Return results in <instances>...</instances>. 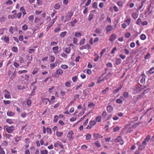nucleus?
Masks as SVG:
<instances>
[{
	"label": "nucleus",
	"instance_id": "1",
	"mask_svg": "<svg viewBox=\"0 0 154 154\" xmlns=\"http://www.w3.org/2000/svg\"><path fill=\"white\" fill-rule=\"evenodd\" d=\"M4 130H5L8 133H11L14 130V126L11 125L10 126H4Z\"/></svg>",
	"mask_w": 154,
	"mask_h": 154
},
{
	"label": "nucleus",
	"instance_id": "2",
	"mask_svg": "<svg viewBox=\"0 0 154 154\" xmlns=\"http://www.w3.org/2000/svg\"><path fill=\"white\" fill-rule=\"evenodd\" d=\"M73 15V12L72 11H70L68 12L67 15L65 16V19L64 20L65 23L70 20L71 17Z\"/></svg>",
	"mask_w": 154,
	"mask_h": 154
},
{
	"label": "nucleus",
	"instance_id": "3",
	"mask_svg": "<svg viewBox=\"0 0 154 154\" xmlns=\"http://www.w3.org/2000/svg\"><path fill=\"white\" fill-rule=\"evenodd\" d=\"M74 134V133L72 131H70L68 133L67 138L69 140H72L74 139V137L73 136Z\"/></svg>",
	"mask_w": 154,
	"mask_h": 154
},
{
	"label": "nucleus",
	"instance_id": "4",
	"mask_svg": "<svg viewBox=\"0 0 154 154\" xmlns=\"http://www.w3.org/2000/svg\"><path fill=\"white\" fill-rule=\"evenodd\" d=\"M142 86L141 85H136L134 87V91L137 93H139V92L142 91V89H141V87Z\"/></svg>",
	"mask_w": 154,
	"mask_h": 154
},
{
	"label": "nucleus",
	"instance_id": "5",
	"mask_svg": "<svg viewBox=\"0 0 154 154\" xmlns=\"http://www.w3.org/2000/svg\"><path fill=\"white\" fill-rule=\"evenodd\" d=\"M96 122L94 121H91L89 123L88 125L86 128V129H90L92 127L96 124Z\"/></svg>",
	"mask_w": 154,
	"mask_h": 154
},
{
	"label": "nucleus",
	"instance_id": "6",
	"mask_svg": "<svg viewBox=\"0 0 154 154\" xmlns=\"http://www.w3.org/2000/svg\"><path fill=\"white\" fill-rule=\"evenodd\" d=\"M4 97L6 99H10L11 98L10 92L7 90H4Z\"/></svg>",
	"mask_w": 154,
	"mask_h": 154
},
{
	"label": "nucleus",
	"instance_id": "7",
	"mask_svg": "<svg viewBox=\"0 0 154 154\" xmlns=\"http://www.w3.org/2000/svg\"><path fill=\"white\" fill-rule=\"evenodd\" d=\"M151 138V136L149 135H148L147 137L145 138L144 141L142 142V144L143 145L146 146V142H149V140Z\"/></svg>",
	"mask_w": 154,
	"mask_h": 154
},
{
	"label": "nucleus",
	"instance_id": "8",
	"mask_svg": "<svg viewBox=\"0 0 154 154\" xmlns=\"http://www.w3.org/2000/svg\"><path fill=\"white\" fill-rule=\"evenodd\" d=\"M114 141L116 142H120V143L121 145L123 144L124 143V141L122 140L121 137L120 136L118 137L116 139H115Z\"/></svg>",
	"mask_w": 154,
	"mask_h": 154
},
{
	"label": "nucleus",
	"instance_id": "9",
	"mask_svg": "<svg viewBox=\"0 0 154 154\" xmlns=\"http://www.w3.org/2000/svg\"><path fill=\"white\" fill-rule=\"evenodd\" d=\"M55 74H56L57 75H58V76L57 77H59V75H61L63 73V70L60 69H58L56 71V72L54 73Z\"/></svg>",
	"mask_w": 154,
	"mask_h": 154
},
{
	"label": "nucleus",
	"instance_id": "10",
	"mask_svg": "<svg viewBox=\"0 0 154 154\" xmlns=\"http://www.w3.org/2000/svg\"><path fill=\"white\" fill-rule=\"evenodd\" d=\"M5 136L6 138L10 140H11L13 138L12 135L7 133L5 134Z\"/></svg>",
	"mask_w": 154,
	"mask_h": 154
},
{
	"label": "nucleus",
	"instance_id": "11",
	"mask_svg": "<svg viewBox=\"0 0 154 154\" xmlns=\"http://www.w3.org/2000/svg\"><path fill=\"white\" fill-rule=\"evenodd\" d=\"M2 39H3L5 42L6 43H8L9 41V38L8 37H6L5 36H3L2 38Z\"/></svg>",
	"mask_w": 154,
	"mask_h": 154
},
{
	"label": "nucleus",
	"instance_id": "12",
	"mask_svg": "<svg viewBox=\"0 0 154 154\" xmlns=\"http://www.w3.org/2000/svg\"><path fill=\"white\" fill-rule=\"evenodd\" d=\"M54 24V22H50L47 27L46 31H48Z\"/></svg>",
	"mask_w": 154,
	"mask_h": 154
},
{
	"label": "nucleus",
	"instance_id": "13",
	"mask_svg": "<svg viewBox=\"0 0 154 154\" xmlns=\"http://www.w3.org/2000/svg\"><path fill=\"white\" fill-rule=\"evenodd\" d=\"M59 49L58 47V46L54 47L52 48V50L54 51V53L55 54H56L57 53V51Z\"/></svg>",
	"mask_w": 154,
	"mask_h": 154
},
{
	"label": "nucleus",
	"instance_id": "14",
	"mask_svg": "<svg viewBox=\"0 0 154 154\" xmlns=\"http://www.w3.org/2000/svg\"><path fill=\"white\" fill-rule=\"evenodd\" d=\"M57 66V63L56 62L51 63L50 65V69H54Z\"/></svg>",
	"mask_w": 154,
	"mask_h": 154
},
{
	"label": "nucleus",
	"instance_id": "15",
	"mask_svg": "<svg viewBox=\"0 0 154 154\" xmlns=\"http://www.w3.org/2000/svg\"><path fill=\"white\" fill-rule=\"evenodd\" d=\"M116 38V35L115 34H113L110 37L109 40L111 42H113L115 39Z\"/></svg>",
	"mask_w": 154,
	"mask_h": 154
},
{
	"label": "nucleus",
	"instance_id": "16",
	"mask_svg": "<svg viewBox=\"0 0 154 154\" xmlns=\"http://www.w3.org/2000/svg\"><path fill=\"white\" fill-rule=\"evenodd\" d=\"M113 107L110 105L108 106L107 107V110L108 112H111L113 110Z\"/></svg>",
	"mask_w": 154,
	"mask_h": 154
},
{
	"label": "nucleus",
	"instance_id": "17",
	"mask_svg": "<svg viewBox=\"0 0 154 154\" xmlns=\"http://www.w3.org/2000/svg\"><path fill=\"white\" fill-rule=\"evenodd\" d=\"M95 106V105L93 103H89L88 105V107L91 109H93Z\"/></svg>",
	"mask_w": 154,
	"mask_h": 154
},
{
	"label": "nucleus",
	"instance_id": "18",
	"mask_svg": "<svg viewBox=\"0 0 154 154\" xmlns=\"http://www.w3.org/2000/svg\"><path fill=\"white\" fill-rule=\"evenodd\" d=\"M12 51L16 53L18 52V48L17 47L14 46L11 48Z\"/></svg>",
	"mask_w": 154,
	"mask_h": 154
},
{
	"label": "nucleus",
	"instance_id": "19",
	"mask_svg": "<svg viewBox=\"0 0 154 154\" xmlns=\"http://www.w3.org/2000/svg\"><path fill=\"white\" fill-rule=\"evenodd\" d=\"M39 70V69L38 68H35L33 70L32 72V74L33 75L35 74L38 72Z\"/></svg>",
	"mask_w": 154,
	"mask_h": 154
},
{
	"label": "nucleus",
	"instance_id": "20",
	"mask_svg": "<svg viewBox=\"0 0 154 154\" xmlns=\"http://www.w3.org/2000/svg\"><path fill=\"white\" fill-rule=\"evenodd\" d=\"M71 51V48L70 47L66 48L64 50L65 52L67 54H69Z\"/></svg>",
	"mask_w": 154,
	"mask_h": 154
},
{
	"label": "nucleus",
	"instance_id": "21",
	"mask_svg": "<svg viewBox=\"0 0 154 154\" xmlns=\"http://www.w3.org/2000/svg\"><path fill=\"white\" fill-rule=\"evenodd\" d=\"M85 41V38H83V39H81L79 43V45H83Z\"/></svg>",
	"mask_w": 154,
	"mask_h": 154
},
{
	"label": "nucleus",
	"instance_id": "22",
	"mask_svg": "<svg viewBox=\"0 0 154 154\" xmlns=\"http://www.w3.org/2000/svg\"><path fill=\"white\" fill-rule=\"evenodd\" d=\"M21 137H19L17 136V137H15L14 138V140H15V142H16L17 144V143L19 141L21 140Z\"/></svg>",
	"mask_w": 154,
	"mask_h": 154
},
{
	"label": "nucleus",
	"instance_id": "23",
	"mask_svg": "<svg viewBox=\"0 0 154 154\" xmlns=\"http://www.w3.org/2000/svg\"><path fill=\"white\" fill-rule=\"evenodd\" d=\"M91 137V135L89 134H87L86 135L85 139L86 140H90Z\"/></svg>",
	"mask_w": 154,
	"mask_h": 154
},
{
	"label": "nucleus",
	"instance_id": "24",
	"mask_svg": "<svg viewBox=\"0 0 154 154\" xmlns=\"http://www.w3.org/2000/svg\"><path fill=\"white\" fill-rule=\"evenodd\" d=\"M34 19V17L33 15H31L28 17L29 20L31 22H32Z\"/></svg>",
	"mask_w": 154,
	"mask_h": 154
},
{
	"label": "nucleus",
	"instance_id": "25",
	"mask_svg": "<svg viewBox=\"0 0 154 154\" xmlns=\"http://www.w3.org/2000/svg\"><path fill=\"white\" fill-rule=\"evenodd\" d=\"M7 115L8 116H13L15 114V113L14 112H12V111H8L7 112Z\"/></svg>",
	"mask_w": 154,
	"mask_h": 154
},
{
	"label": "nucleus",
	"instance_id": "26",
	"mask_svg": "<svg viewBox=\"0 0 154 154\" xmlns=\"http://www.w3.org/2000/svg\"><path fill=\"white\" fill-rule=\"evenodd\" d=\"M67 34V32L66 31H64L61 32L60 34V36L61 37H64Z\"/></svg>",
	"mask_w": 154,
	"mask_h": 154
},
{
	"label": "nucleus",
	"instance_id": "27",
	"mask_svg": "<svg viewBox=\"0 0 154 154\" xmlns=\"http://www.w3.org/2000/svg\"><path fill=\"white\" fill-rule=\"evenodd\" d=\"M63 132H59L58 131H56V135L58 137H60L62 136L63 134Z\"/></svg>",
	"mask_w": 154,
	"mask_h": 154
},
{
	"label": "nucleus",
	"instance_id": "28",
	"mask_svg": "<svg viewBox=\"0 0 154 154\" xmlns=\"http://www.w3.org/2000/svg\"><path fill=\"white\" fill-rule=\"evenodd\" d=\"M112 29V27L111 25L108 26L106 28V30L107 32H110Z\"/></svg>",
	"mask_w": 154,
	"mask_h": 154
},
{
	"label": "nucleus",
	"instance_id": "29",
	"mask_svg": "<svg viewBox=\"0 0 154 154\" xmlns=\"http://www.w3.org/2000/svg\"><path fill=\"white\" fill-rule=\"evenodd\" d=\"M122 88V86H120L119 87L113 91V93L114 94H116Z\"/></svg>",
	"mask_w": 154,
	"mask_h": 154
},
{
	"label": "nucleus",
	"instance_id": "30",
	"mask_svg": "<svg viewBox=\"0 0 154 154\" xmlns=\"http://www.w3.org/2000/svg\"><path fill=\"white\" fill-rule=\"evenodd\" d=\"M40 154H48V152L46 149L42 150L40 151Z\"/></svg>",
	"mask_w": 154,
	"mask_h": 154
},
{
	"label": "nucleus",
	"instance_id": "31",
	"mask_svg": "<svg viewBox=\"0 0 154 154\" xmlns=\"http://www.w3.org/2000/svg\"><path fill=\"white\" fill-rule=\"evenodd\" d=\"M54 8L56 10H58L60 8V5L59 3L56 4L54 7Z\"/></svg>",
	"mask_w": 154,
	"mask_h": 154
},
{
	"label": "nucleus",
	"instance_id": "32",
	"mask_svg": "<svg viewBox=\"0 0 154 154\" xmlns=\"http://www.w3.org/2000/svg\"><path fill=\"white\" fill-rule=\"evenodd\" d=\"M58 116L57 115H55L54 116L53 120V121L54 122L56 123L57 122L58 119Z\"/></svg>",
	"mask_w": 154,
	"mask_h": 154
},
{
	"label": "nucleus",
	"instance_id": "33",
	"mask_svg": "<svg viewBox=\"0 0 154 154\" xmlns=\"http://www.w3.org/2000/svg\"><path fill=\"white\" fill-rule=\"evenodd\" d=\"M61 67L62 69H65L68 68V66L66 64L62 65L61 66Z\"/></svg>",
	"mask_w": 154,
	"mask_h": 154
},
{
	"label": "nucleus",
	"instance_id": "34",
	"mask_svg": "<svg viewBox=\"0 0 154 154\" xmlns=\"http://www.w3.org/2000/svg\"><path fill=\"white\" fill-rule=\"evenodd\" d=\"M132 16L134 19H136L138 17V15L136 13H134L132 14Z\"/></svg>",
	"mask_w": 154,
	"mask_h": 154
},
{
	"label": "nucleus",
	"instance_id": "35",
	"mask_svg": "<svg viewBox=\"0 0 154 154\" xmlns=\"http://www.w3.org/2000/svg\"><path fill=\"white\" fill-rule=\"evenodd\" d=\"M140 38L142 40H145L146 38V35L144 34H142L140 35Z\"/></svg>",
	"mask_w": 154,
	"mask_h": 154
},
{
	"label": "nucleus",
	"instance_id": "36",
	"mask_svg": "<svg viewBox=\"0 0 154 154\" xmlns=\"http://www.w3.org/2000/svg\"><path fill=\"white\" fill-rule=\"evenodd\" d=\"M65 85L67 87H69L71 86V83L69 81H67L65 83Z\"/></svg>",
	"mask_w": 154,
	"mask_h": 154
},
{
	"label": "nucleus",
	"instance_id": "37",
	"mask_svg": "<svg viewBox=\"0 0 154 154\" xmlns=\"http://www.w3.org/2000/svg\"><path fill=\"white\" fill-rule=\"evenodd\" d=\"M28 29V26L26 24H24L22 26V29L23 30L25 31Z\"/></svg>",
	"mask_w": 154,
	"mask_h": 154
},
{
	"label": "nucleus",
	"instance_id": "38",
	"mask_svg": "<svg viewBox=\"0 0 154 154\" xmlns=\"http://www.w3.org/2000/svg\"><path fill=\"white\" fill-rule=\"evenodd\" d=\"M40 20V18L38 17H35V19L34 23H38Z\"/></svg>",
	"mask_w": 154,
	"mask_h": 154
},
{
	"label": "nucleus",
	"instance_id": "39",
	"mask_svg": "<svg viewBox=\"0 0 154 154\" xmlns=\"http://www.w3.org/2000/svg\"><path fill=\"white\" fill-rule=\"evenodd\" d=\"M80 96L79 94H76L74 95V98L73 100L75 101L76 99H79V98Z\"/></svg>",
	"mask_w": 154,
	"mask_h": 154
},
{
	"label": "nucleus",
	"instance_id": "40",
	"mask_svg": "<svg viewBox=\"0 0 154 154\" xmlns=\"http://www.w3.org/2000/svg\"><path fill=\"white\" fill-rule=\"evenodd\" d=\"M27 71L26 70H20L18 72V74H20L24 73H26L27 72Z\"/></svg>",
	"mask_w": 154,
	"mask_h": 154
},
{
	"label": "nucleus",
	"instance_id": "41",
	"mask_svg": "<svg viewBox=\"0 0 154 154\" xmlns=\"http://www.w3.org/2000/svg\"><path fill=\"white\" fill-rule=\"evenodd\" d=\"M26 103L28 106H30L32 103L31 100L29 99H28L26 101Z\"/></svg>",
	"mask_w": 154,
	"mask_h": 154
},
{
	"label": "nucleus",
	"instance_id": "42",
	"mask_svg": "<svg viewBox=\"0 0 154 154\" xmlns=\"http://www.w3.org/2000/svg\"><path fill=\"white\" fill-rule=\"evenodd\" d=\"M41 100L43 102H44L45 100H47L50 103L51 102V101L49 99L47 98H45L43 97H41Z\"/></svg>",
	"mask_w": 154,
	"mask_h": 154
},
{
	"label": "nucleus",
	"instance_id": "43",
	"mask_svg": "<svg viewBox=\"0 0 154 154\" xmlns=\"http://www.w3.org/2000/svg\"><path fill=\"white\" fill-rule=\"evenodd\" d=\"M50 61L51 62H53L55 60V57L53 56H51L50 57Z\"/></svg>",
	"mask_w": 154,
	"mask_h": 154
},
{
	"label": "nucleus",
	"instance_id": "44",
	"mask_svg": "<svg viewBox=\"0 0 154 154\" xmlns=\"http://www.w3.org/2000/svg\"><path fill=\"white\" fill-rule=\"evenodd\" d=\"M1 145L2 146H7L8 145V142L6 141H4L2 143Z\"/></svg>",
	"mask_w": 154,
	"mask_h": 154
},
{
	"label": "nucleus",
	"instance_id": "45",
	"mask_svg": "<svg viewBox=\"0 0 154 154\" xmlns=\"http://www.w3.org/2000/svg\"><path fill=\"white\" fill-rule=\"evenodd\" d=\"M61 29V28L60 27H57L55 28L54 29V32L55 33L57 32H58L60 31Z\"/></svg>",
	"mask_w": 154,
	"mask_h": 154
},
{
	"label": "nucleus",
	"instance_id": "46",
	"mask_svg": "<svg viewBox=\"0 0 154 154\" xmlns=\"http://www.w3.org/2000/svg\"><path fill=\"white\" fill-rule=\"evenodd\" d=\"M17 88L20 90H23V89L25 88V87L24 86H22L21 85H18L17 86Z\"/></svg>",
	"mask_w": 154,
	"mask_h": 154
},
{
	"label": "nucleus",
	"instance_id": "47",
	"mask_svg": "<svg viewBox=\"0 0 154 154\" xmlns=\"http://www.w3.org/2000/svg\"><path fill=\"white\" fill-rule=\"evenodd\" d=\"M3 103H4V104L6 105H8L10 104L11 103V101L9 100H3Z\"/></svg>",
	"mask_w": 154,
	"mask_h": 154
},
{
	"label": "nucleus",
	"instance_id": "48",
	"mask_svg": "<svg viewBox=\"0 0 154 154\" xmlns=\"http://www.w3.org/2000/svg\"><path fill=\"white\" fill-rule=\"evenodd\" d=\"M78 77L76 76H75L72 78V80L74 82H75L77 79Z\"/></svg>",
	"mask_w": 154,
	"mask_h": 154
},
{
	"label": "nucleus",
	"instance_id": "49",
	"mask_svg": "<svg viewBox=\"0 0 154 154\" xmlns=\"http://www.w3.org/2000/svg\"><path fill=\"white\" fill-rule=\"evenodd\" d=\"M131 20L129 19H127L125 21V23H126L127 25H128L130 23Z\"/></svg>",
	"mask_w": 154,
	"mask_h": 154
},
{
	"label": "nucleus",
	"instance_id": "50",
	"mask_svg": "<svg viewBox=\"0 0 154 154\" xmlns=\"http://www.w3.org/2000/svg\"><path fill=\"white\" fill-rule=\"evenodd\" d=\"M6 121L7 122L10 124H12L13 123L12 120L10 119H7L6 120Z\"/></svg>",
	"mask_w": 154,
	"mask_h": 154
},
{
	"label": "nucleus",
	"instance_id": "51",
	"mask_svg": "<svg viewBox=\"0 0 154 154\" xmlns=\"http://www.w3.org/2000/svg\"><path fill=\"white\" fill-rule=\"evenodd\" d=\"M128 93L127 92H125L123 93V96L125 98H127L128 97Z\"/></svg>",
	"mask_w": 154,
	"mask_h": 154
},
{
	"label": "nucleus",
	"instance_id": "52",
	"mask_svg": "<svg viewBox=\"0 0 154 154\" xmlns=\"http://www.w3.org/2000/svg\"><path fill=\"white\" fill-rule=\"evenodd\" d=\"M60 56L64 58H67V55L64 53H61L60 54Z\"/></svg>",
	"mask_w": 154,
	"mask_h": 154
},
{
	"label": "nucleus",
	"instance_id": "53",
	"mask_svg": "<svg viewBox=\"0 0 154 154\" xmlns=\"http://www.w3.org/2000/svg\"><path fill=\"white\" fill-rule=\"evenodd\" d=\"M77 42H78L77 39L75 37L74 38H73V44H74L75 45H76Z\"/></svg>",
	"mask_w": 154,
	"mask_h": 154
},
{
	"label": "nucleus",
	"instance_id": "54",
	"mask_svg": "<svg viewBox=\"0 0 154 154\" xmlns=\"http://www.w3.org/2000/svg\"><path fill=\"white\" fill-rule=\"evenodd\" d=\"M85 109H83L82 112H80L78 114V116H81L84 113H85Z\"/></svg>",
	"mask_w": 154,
	"mask_h": 154
},
{
	"label": "nucleus",
	"instance_id": "55",
	"mask_svg": "<svg viewBox=\"0 0 154 154\" xmlns=\"http://www.w3.org/2000/svg\"><path fill=\"white\" fill-rule=\"evenodd\" d=\"M60 142L59 141H57L54 144V146L55 147H57L59 145V144L60 143Z\"/></svg>",
	"mask_w": 154,
	"mask_h": 154
},
{
	"label": "nucleus",
	"instance_id": "56",
	"mask_svg": "<svg viewBox=\"0 0 154 154\" xmlns=\"http://www.w3.org/2000/svg\"><path fill=\"white\" fill-rule=\"evenodd\" d=\"M142 23V21L141 19L140 18H138L137 21L136 23L138 25H139L141 23Z\"/></svg>",
	"mask_w": 154,
	"mask_h": 154
},
{
	"label": "nucleus",
	"instance_id": "57",
	"mask_svg": "<svg viewBox=\"0 0 154 154\" xmlns=\"http://www.w3.org/2000/svg\"><path fill=\"white\" fill-rule=\"evenodd\" d=\"M93 15L92 14H90L88 17V20L91 21L93 18Z\"/></svg>",
	"mask_w": 154,
	"mask_h": 154
},
{
	"label": "nucleus",
	"instance_id": "58",
	"mask_svg": "<svg viewBox=\"0 0 154 154\" xmlns=\"http://www.w3.org/2000/svg\"><path fill=\"white\" fill-rule=\"evenodd\" d=\"M80 50H82L84 49H87L86 45H82L79 47Z\"/></svg>",
	"mask_w": 154,
	"mask_h": 154
},
{
	"label": "nucleus",
	"instance_id": "59",
	"mask_svg": "<svg viewBox=\"0 0 154 154\" xmlns=\"http://www.w3.org/2000/svg\"><path fill=\"white\" fill-rule=\"evenodd\" d=\"M47 132L48 133L51 134V130L50 128L47 127L46 128Z\"/></svg>",
	"mask_w": 154,
	"mask_h": 154
},
{
	"label": "nucleus",
	"instance_id": "60",
	"mask_svg": "<svg viewBox=\"0 0 154 154\" xmlns=\"http://www.w3.org/2000/svg\"><path fill=\"white\" fill-rule=\"evenodd\" d=\"M74 100H72L67 105V107H69V106H71L72 104L74 102Z\"/></svg>",
	"mask_w": 154,
	"mask_h": 154
},
{
	"label": "nucleus",
	"instance_id": "61",
	"mask_svg": "<svg viewBox=\"0 0 154 154\" xmlns=\"http://www.w3.org/2000/svg\"><path fill=\"white\" fill-rule=\"evenodd\" d=\"M82 86V83H79V85L77 86H76L75 87V90H78Z\"/></svg>",
	"mask_w": 154,
	"mask_h": 154
},
{
	"label": "nucleus",
	"instance_id": "62",
	"mask_svg": "<svg viewBox=\"0 0 154 154\" xmlns=\"http://www.w3.org/2000/svg\"><path fill=\"white\" fill-rule=\"evenodd\" d=\"M35 50L32 49H29L28 50V52L30 54H32L35 52Z\"/></svg>",
	"mask_w": 154,
	"mask_h": 154
},
{
	"label": "nucleus",
	"instance_id": "63",
	"mask_svg": "<svg viewBox=\"0 0 154 154\" xmlns=\"http://www.w3.org/2000/svg\"><path fill=\"white\" fill-rule=\"evenodd\" d=\"M149 72L150 74H152L154 72V68L152 67L149 70Z\"/></svg>",
	"mask_w": 154,
	"mask_h": 154
},
{
	"label": "nucleus",
	"instance_id": "64",
	"mask_svg": "<svg viewBox=\"0 0 154 154\" xmlns=\"http://www.w3.org/2000/svg\"><path fill=\"white\" fill-rule=\"evenodd\" d=\"M29 78V76L27 75H25L24 79L26 81H28Z\"/></svg>",
	"mask_w": 154,
	"mask_h": 154
}]
</instances>
